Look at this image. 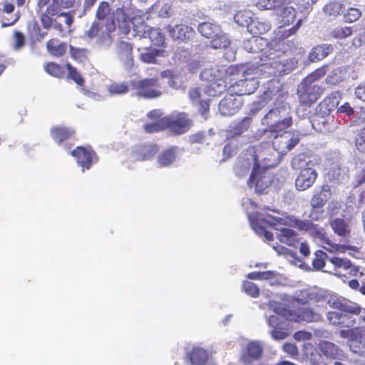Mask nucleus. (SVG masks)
I'll list each match as a JSON object with an SVG mask.
<instances>
[{
  "mask_svg": "<svg viewBox=\"0 0 365 365\" xmlns=\"http://www.w3.org/2000/svg\"><path fill=\"white\" fill-rule=\"evenodd\" d=\"M247 215L255 232L258 235L264 236L267 240L272 241L274 235L272 232L265 230V224L278 231L276 233V237L282 243L294 247L299 242L298 235L294 230L287 227H279L280 225L286 224L284 219L259 212L248 213Z\"/></svg>",
  "mask_w": 365,
  "mask_h": 365,
  "instance_id": "nucleus-1",
  "label": "nucleus"
},
{
  "mask_svg": "<svg viewBox=\"0 0 365 365\" xmlns=\"http://www.w3.org/2000/svg\"><path fill=\"white\" fill-rule=\"evenodd\" d=\"M328 304L330 307L343 312L330 311L327 314L329 323L339 327H353L356 324V318L354 315H359L364 312L359 304L341 296H332L329 299Z\"/></svg>",
  "mask_w": 365,
  "mask_h": 365,
  "instance_id": "nucleus-2",
  "label": "nucleus"
},
{
  "mask_svg": "<svg viewBox=\"0 0 365 365\" xmlns=\"http://www.w3.org/2000/svg\"><path fill=\"white\" fill-rule=\"evenodd\" d=\"M262 55L264 57L262 61L264 62L257 67L264 78L287 74L297 65L294 58H286L284 52L272 48H268Z\"/></svg>",
  "mask_w": 365,
  "mask_h": 365,
  "instance_id": "nucleus-3",
  "label": "nucleus"
},
{
  "mask_svg": "<svg viewBox=\"0 0 365 365\" xmlns=\"http://www.w3.org/2000/svg\"><path fill=\"white\" fill-rule=\"evenodd\" d=\"M96 16L108 31H115L117 29L123 34L130 31V16L123 9L118 8L111 11L109 4L102 1L98 5Z\"/></svg>",
  "mask_w": 365,
  "mask_h": 365,
  "instance_id": "nucleus-4",
  "label": "nucleus"
},
{
  "mask_svg": "<svg viewBox=\"0 0 365 365\" xmlns=\"http://www.w3.org/2000/svg\"><path fill=\"white\" fill-rule=\"evenodd\" d=\"M262 77L257 66H251L243 71L241 78L230 76L229 91L237 96L253 93L259 86L258 78Z\"/></svg>",
  "mask_w": 365,
  "mask_h": 365,
  "instance_id": "nucleus-5",
  "label": "nucleus"
},
{
  "mask_svg": "<svg viewBox=\"0 0 365 365\" xmlns=\"http://www.w3.org/2000/svg\"><path fill=\"white\" fill-rule=\"evenodd\" d=\"M290 110V107L287 103L279 102L264 116L262 123L266 125L270 132L283 131L292 124Z\"/></svg>",
  "mask_w": 365,
  "mask_h": 365,
  "instance_id": "nucleus-6",
  "label": "nucleus"
},
{
  "mask_svg": "<svg viewBox=\"0 0 365 365\" xmlns=\"http://www.w3.org/2000/svg\"><path fill=\"white\" fill-rule=\"evenodd\" d=\"M273 160L274 161V159H273ZM274 164L275 163L271 160L265 161L264 167H260L259 165L253 166L252 173L247 181L249 187H252L255 186L257 192H264L271 184L273 178L272 173H269L266 168L272 167Z\"/></svg>",
  "mask_w": 365,
  "mask_h": 365,
  "instance_id": "nucleus-7",
  "label": "nucleus"
},
{
  "mask_svg": "<svg viewBox=\"0 0 365 365\" xmlns=\"http://www.w3.org/2000/svg\"><path fill=\"white\" fill-rule=\"evenodd\" d=\"M299 132L285 131L281 134H277L272 141V149L278 155H285L299 143Z\"/></svg>",
  "mask_w": 365,
  "mask_h": 365,
  "instance_id": "nucleus-8",
  "label": "nucleus"
},
{
  "mask_svg": "<svg viewBox=\"0 0 365 365\" xmlns=\"http://www.w3.org/2000/svg\"><path fill=\"white\" fill-rule=\"evenodd\" d=\"M158 78H153L133 80L130 84L136 91V96L145 98H153L161 95V91L158 88Z\"/></svg>",
  "mask_w": 365,
  "mask_h": 365,
  "instance_id": "nucleus-9",
  "label": "nucleus"
},
{
  "mask_svg": "<svg viewBox=\"0 0 365 365\" xmlns=\"http://www.w3.org/2000/svg\"><path fill=\"white\" fill-rule=\"evenodd\" d=\"M322 92V88L319 86L309 81V78H304L299 86L297 91L301 106H307L315 103Z\"/></svg>",
  "mask_w": 365,
  "mask_h": 365,
  "instance_id": "nucleus-10",
  "label": "nucleus"
},
{
  "mask_svg": "<svg viewBox=\"0 0 365 365\" xmlns=\"http://www.w3.org/2000/svg\"><path fill=\"white\" fill-rule=\"evenodd\" d=\"M271 150L272 148L269 147L267 148L266 150L259 152L258 154L255 155H251L250 158H239L237 162L236 163L234 167V171L235 175L239 178H243L247 175L251 166L253 164L254 166H257L259 165V162H260L261 160L271 161L272 156H266V153H269Z\"/></svg>",
  "mask_w": 365,
  "mask_h": 365,
  "instance_id": "nucleus-11",
  "label": "nucleus"
},
{
  "mask_svg": "<svg viewBox=\"0 0 365 365\" xmlns=\"http://www.w3.org/2000/svg\"><path fill=\"white\" fill-rule=\"evenodd\" d=\"M240 70L238 68L230 66H215L210 68L204 69L200 73L202 80L208 83L220 81V79H229L230 76H239Z\"/></svg>",
  "mask_w": 365,
  "mask_h": 365,
  "instance_id": "nucleus-12",
  "label": "nucleus"
},
{
  "mask_svg": "<svg viewBox=\"0 0 365 365\" xmlns=\"http://www.w3.org/2000/svg\"><path fill=\"white\" fill-rule=\"evenodd\" d=\"M164 121L174 134L180 135L185 133L192 125L191 120L184 113L173 114L164 118Z\"/></svg>",
  "mask_w": 365,
  "mask_h": 365,
  "instance_id": "nucleus-13",
  "label": "nucleus"
},
{
  "mask_svg": "<svg viewBox=\"0 0 365 365\" xmlns=\"http://www.w3.org/2000/svg\"><path fill=\"white\" fill-rule=\"evenodd\" d=\"M242 105V98L231 93L220 102L219 112L223 116H230L237 113Z\"/></svg>",
  "mask_w": 365,
  "mask_h": 365,
  "instance_id": "nucleus-14",
  "label": "nucleus"
},
{
  "mask_svg": "<svg viewBox=\"0 0 365 365\" xmlns=\"http://www.w3.org/2000/svg\"><path fill=\"white\" fill-rule=\"evenodd\" d=\"M317 176V172L311 167L302 169L295 180L297 190L304 191L310 188L316 181Z\"/></svg>",
  "mask_w": 365,
  "mask_h": 365,
  "instance_id": "nucleus-15",
  "label": "nucleus"
},
{
  "mask_svg": "<svg viewBox=\"0 0 365 365\" xmlns=\"http://www.w3.org/2000/svg\"><path fill=\"white\" fill-rule=\"evenodd\" d=\"M132 45L127 41H120L115 46V53L126 71H130L134 65Z\"/></svg>",
  "mask_w": 365,
  "mask_h": 365,
  "instance_id": "nucleus-16",
  "label": "nucleus"
},
{
  "mask_svg": "<svg viewBox=\"0 0 365 365\" xmlns=\"http://www.w3.org/2000/svg\"><path fill=\"white\" fill-rule=\"evenodd\" d=\"M243 48L249 53H261L259 58L262 61L264 58V57L262 56L264 51H265L268 48L271 47L269 45H268L265 38L253 36L251 38L244 41Z\"/></svg>",
  "mask_w": 365,
  "mask_h": 365,
  "instance_id": "nucleus-17",
  "label": "nucleus"
},
{
  "mask_svg": "<svg viewBox=\"0 0 365 365\" xmlns=\"http://www.w3.org/2000/svg\"><path fill=\"white\" fill-rule=\"evenodd\" d=\"M71 155L76 158L77 163L82 168V171L89 169L91 165L96 161L95 153L89 148L78 147L71 152Z\"/></svg>",
  "mask_w": 365,
  "mask_h": 365,
  "instance_id": "nucleus-18",
  "label": "nucleus"
},
{
  "mask_svg": "<svg viewBox=\"0 0 365 365\" xmlns=\"http://www.w3.org/2000/svg\"><path fill=\"white\" fill-rule=\"evenodd\" d=\"M235 21L241 26H248L252 30L255 27L259 34H263L268 31L271 26L268 22H259L250 21V18L245 15V12L240 11L235 16Z\"/></svg>",
  "mask_w": 365,
  "mask_h": 365,
  "instance_id": "nucleus-19",
  "label": "nucleus"
},
{
  "mask_svg": "<svg viewBox=\"0 0 365 365\" xmlns=\"http://www.w3.org/2000/svg\"><path fill=\"white\" fill-rule=\"evenodd\" d=\"M263 352V347L259 341H250L245 349V353L241 356V361L245 364H250L252 361L259 359Z\"/></svg>",
  "mask_w": 365,
  "mask_h": 365,
  "instance_id": "nucleus-20",
  "label": "nucleus"
},
{
  "mask_svg": "<svg viewBox=\"0 0 365 365\" xmlns=\"http://www.w3.org/2000/svg\"><path fill=\"white\" fill-rule=\"evenodd\" d=\"M167 31L173 40H186L192 37L194 34L193 29L185 24L175 26L168 25Z\"/></svg>",
  "mask_w": 365,
  "mask_h": 365,
  "instance_id": "nucleus-21",
  "label": "nucleus"
},
{
  "mask_svg": "<svg viewBox=\"0 0 365 365\" xmlns=\"http://www.w3.org/2000/svg\"><path fill=\"white\" fill-rule=\"evenodd\" d=\"M331 196L330 187L328 185H322L319 190H316L312 196L310 204L313 208L323 207Z\"/></svg>",
  "mask_w": 365,
  "mask_h": 365,
  "instance_id": "nucleus-22",
  "label": "nucleus"
},
{
  "mask_svg": "<svg viewBox=\"0 0 365 365\" xmlns=\"http://www.w3.org/2000/svg\"><path fill=\"white\" fill-rule=\"evenodd\" d=\"M270 306L278 316L283 317L291 322H300L299 308L297 309H289L284 307L282 304L276 302L272 303Z\"/></svg>",
  "mask_w": 365,
  "mask_h": 365,
  "instance_id": "nucleus-23",
  "label": "nucleus"
},
{
  "mask_svg": "<svg viewBox=\"0 0 365 365\" xmlns=\"http://www.w3.org/2000/svg\"><path fill=\"white\" fill-rule=\"evenodd\" d=\"M350 267V261L347 259H342L336 257L328 259V270L326 272L334 273L336 275H345L341 270H346Z\"/></svg>",
  "mask_w": 365,
  "mask_h": 365,
  "instance_id": "nucleus-24",
  "label": "nucleus"
},
{
  "mask_svg": "<svg viewBox=\"0 0 365 365\" xmlns=\"http://www.w3.org/2000/svg\"><path fill=\"white\" fill-rule=\"evenodd\" d=\"M330 226L335 234L343 237L344 240L349 237L351 232L349 220L342 218H335L330 221Z\"/></svg>",
  "mask_w": 365,
  "mask_h": 365,
  "instance_id": "nucleus-25",
  "label": "nucleus"
},
{
  "mask_svg": "<svg viewBox=\"0 0 365 365\" xmlns=\"http://www.w3.org/2000/svg\"><path fill=\"white\" fill-rule=\"evenodd\" d=\"M299 303L303 306L299 307L300 322H317L322 319V316L319 313L315 312L313 309L304 306L305 302L302 299H297Z\"/></svg>",
  "mask_w": 365,
  "mask_h": 365,
  "instance_id": "nucleus-26",
  "label": "nucleus"
},
{
  "mask_svg": "<svg viewBox=\"0 0 365 365\" xmlns=\"http://www.w3.org/2000/svg\"><path fill=\"white\" fill-rule=\"evenodd\" d=\"M334 48L332 45L324 43L314 47L309 53V60L312 62L319 61L332 53Z\"/></svg>",
  "mask_w": 365,
  "mask_h": 365,
  "instance_id": "nucleus-27",
  "label": "nucleus"
},
{
  "mask_svg": "<svg viewBox=\"0 0 365 365\" xmlns=\"http://www.w3.org/2000/svg\"><path fill=\"white\" fill-rule=\"evenodd\" d=\"M158 150L155 145H145L136 147L133 154L136 160H145L153 157Z\"/></svg>",
  "mask_w": 365,
  "mask_h": 365,
  "instance_id": "nucleus-28",
  "label": "nucleus"
},
{
  "mask_svg": "<svg viewBox=\"0 0 365 365\" xmlns=\"http://www.w3.org/2000/svg\"><path fill=\"white\" fill-rule=\"evenodd\" d=\"M229 84V79H220V81L208 83L204 88V92L209 96H217L225 92Z\"/></svg>",
  "mask_w": 365,
  "mask_h": 365,
  "instance_id": "nucleus-29",
  "label": "nucleus"
},
{
  "mask_svg": "<svg viewBox=\"0 0 365 365\" xmlns=\"http://www.w3.org/2000/svg\"><path fill=\"white\" fill-rule=\"evenodd\" d=\"M186 359H189L191 365H205L208 359V354L202 348L194 347Z\"/></svg>",
  "mask_w": 365,
  "mask_h": 365,
  "instance_id": "nucleus-30",
  "label": "nucleus"
},
{
  "mask_svg": "<svg viewBox=\"0 0 365 365\" xmlns=\"http://www.w3.org/2000/svg\"><path fill=\"white\" fill-rule=\"evenodd\" d=\"M197 29L202 36L207 38H214L222 33L220 26L212 22H202L199 24Z\"/></svg>",
  "mask_w": 365,
  "mask_h": 365,
  "instance_id": "nucleus-31",
  "label": "nucleus"
},
{
  "mask_svg": "<svg viewBox=\"0 0 365 365\" xmlns=\"http://www.w3.org/2000/svg\"><path fill=\"white\" fill-rule=\"evenodd\" d=\"M178 148L171 147L163 150L158 157V163L160 167H166L171 165L175 160Z\"/></svg>",
  "mask_w": 365,
  "mask_h": 365,
  "instance_id": "nucleus-32",
  "label": "nucleus"
},
{
  "mask_svg": "<svg viewBox=\"0 0 365 365\" xmlns=\"http://www.w3.org/2000/svg\"><path fill=\"white\" fill-rule=\"evenodd\" d=\"M348 170L339 165L332 167L327 173L329 181L334 183H341L347 179Z\"/></svg>",
  "mask_w": 365,
  "mask_h": 365,
  "instance_id": "nucleus-33",
  "label": "nucleus"
},
{
  "mask_svg": "<svg viewBox=\"0 0 365 365\" xmlns=\"http://www.w3.org/2000/svg\"><path fill=\"white\" fill-rule=\"evenodd\" d=\"M330 121H334L333 117L329 115L322 116L320 114H317L312 121V127L318 129L320 131L330 132L332 128L329 125Z\"/></svg>",
  "mask_w": 365,
  "mask_h": 365,
  "instance_id": "nucleus-34",
  "label": "nucleus"
},
{
  "mask_svg": "<svg viewBox=\"0 0 365 365\" xmlns=\"http://www.w3.org/2000/svg\"><path fill=\"white\" fill-rule=\"evenodd\" d=\"M130 26L133 30V35L138 36L142 38H147V34L149 31L150 27L148 26L140 18H133L130 19ZM131 27H130V29Z\"/></svg>",
  "mask_w": 365,
  "mask_h": 365,
  "instance_id": "nucleus-35",
  "label": "nucleus"
},
{
  "mask_svg": "<svg viewBox=\"0 0 365 365\" xmlns=\"http://www.w3.org/2000/svg\"><path fill=\"white\" fill-rule=\"evenodd\" d=\"M251 123L252 119L249 117H245L243 120L237 123L230 130L227 131V137L228 138H230L240 135L244 132L248 130L251 125Z\"/></svg>",
  "mask_w": 365,
  "mask_h": 365,
  "instance_id": "nucleus-36",
  "label": "nucleus"
},
{
  "mask_svg": "<svg viewBox=\"0 0 365 365\" xmlns=\"http://www.w3.org/2000/svg\"><path fill=\"white\" fill-rule=\"evenodd\" d=\"M345 10L344 5L337 1H333L327 3L323 8L325 15L329 16H337L344 13Z\"/></svg>",
  "mask_w": 365,
  "mask_h": 365,
  "instance_id": "nucleus-37",
  "label": "nucleus"
},
{
  "mask_svg": "<svg viewBox=\"0 0 365 365\" xmlns=\"http://www.w3.org/2000/svg\"><path fill=\"white\" fill-rule=\"evenodd\" d=\"M113 31H108L107 29L101 26V34L98 35L96 43L102 48H109L113 43V36L111 33Z\"/></svg>",
  "mask_w": 365,
  "mask_h": 365,
  "instance_id": "nucleus-38",
  "label": "nucleus"
},
{
  "mask_svg": "<svg viewBox=\"0 0 365 365\" xmlns=\"http://www.w3.org/2000/svg\"><path fill=\"white\" fill-rule=\"evenodd\" d=\"M48 51L53 56H61L67 50V44L66 43H58L56 39H51L47 42Z\"/></svg>",
  "mask_w": 365,
  "mask_h": 365,
  "instance_id": "nucleus-39",
  "label": "nucleus"
},
{
  "mask_svg": "<svg viewBox=\"0 0 365 365\" xmlns=\"http://www.w3.org/2000/svg\"><path fill=\"white\" fill-rule=\"evenodd\" d=\"M307 296L309 300L314 303L323 305L324 303L328 304L329 299L333 295H327L324 291L312 290L307 292Z\"/></svg>",
  "mask_w": 365,
  "mask_h": 365,
  "instance_id": "nucleus-40",
  "label": "nucleus"
},
{
  "mask_svg": "<svg viewBox=\"0 0 365 365\" xmlns=\"http://www.w3.org/2000/svg\"><path fill=\"white\" fill-rule=\"evenodd\" d=\"M349 347L354 354L365 357V339L356 338L349 341Z\"/></svg>",
  "mask_w": 365,
  "mask_h": 365,
  "instance_id": "nucleus-41",
  "label": "nucleus"
},
{
  "mask_svg": "<svg viewBox=\"0 0 365 365\" xmlns=\"http://www.w3.org/2000/svg\"><path fill=\"white\" fill-rule=\"evenodd\" d=\"M140 51V58L142 61L146 63H155V58L160 55V51L153 48H145Z\"/></svg>",
  "mask_w": 365,
  "mask_h": 365,
  "instance_id": "nucleus-42",
  "label": "nucleus"
},
{
  "mask_svg": "<svg viewBox=\"0 0 365 365\" xmlns=\"http://www.w3.org/2000/svg\"><path fill=\"white\" fill-rule=\"evenodd\" d=\"M320 349L323 354L333 359L338 356L340 351L339 347L334 343L327 341L321 342Z\"/></svg>",
  "mask_w": 365,
  "mask_h": 365,
  "instance_id": "nucleus-43",
  "label": "nucleus"
},
{
  "mask_svg": "<svg viewBox=\"0 0 365 365\" xmlns=\"http://www.w3.org/2000/svg\"><path fill=\"white\" fill-rule=\"evenodd\" d=\"M51 133L53 140L56 143H61L64 140L71 136L73 132V130H70L66 128L56 127L52 128Z\"/></svg>",
  "mask_w": 365,
  "mask_h": 365,
  "instance_id": "nucleus-44",
  "label": "nucleus"
},
{
  "mask_svg": "<svg viewBox=\"0 0 365 365\" xmlns=\"http://www.w3.org/2000/svg\"><path fill=\"white\" fill-rule=\"evenodd\" d=\"M327 255L322 250H317L314 253V258L312 260V265L315 269L321 270L325 267H328Z\"/></svg>",
  "mask_w": 365,
  "mask_h": 365,
  "instance_id": "nucleus-45",
  "label": "nucleus"
},
{
  "mask_svg": "<svg viewBox=\"0 0 365 365\" xmlns=\"http://www.w3.org/2000/svg\"><path fill=\"white\" fill-rule=\"evenodd\" d=\"M294 0H259L257 6L260 9H275L286 3H289Z\"/></svg>",
  "mask_w": 365,
  "mask_h": 365,
  "instance_id": "nucleus-46",
  "label": "nucleus"
},
{
  "mask_svg": "<svg viewBox=\"0 0 365 365\" xmlns=\"http://www.w3.org/2000/svg\"><path fill=\"white\" fill-rule=\"evenodd\" d=\"M210 41V47L213 48H227L230 44V40L227 35L224 34L222 31V33L219 34L217 36H215L214 38H211Z\"/></svg>",
  "mask_w": 365,
  "mask_h": 365,
  "instance_id": "nucleus-47",
  "label": "nucleus"
},
{
  "mask_svg": "<svg viewBox=\"0 0 365 365\" xmlns=\"http://www.w3.org/2000/svg\"><path fill=\"white\" fill-rule=\"evenodd\" d=\"M338 103L336 97L326 98L319 105V111L323 114H329L336 109Z\"/></svg>",
  "mask_w": 365,
  "mask_h": 365,
  "instance_id": "nucleus-48",
  "label": "nucleus"
},
{
  "mask_svg": "<svg viewBox=\"0 0 365 365\" xmlns=\"http://www.w3.org/2000/svg\"><path fill=\"white\" fill-rule=\"evenodd\" d=\"M147 38H149L156 46H163L165 40V35L160 29L151 27L147 34Z\"/></svg>",
  "mask_w": 365,
  "mask_h": 365,
  "instance_id": "nucleus-49",
  "label": "nucleus"
},
{
  "mask_svg": "<svg viewBox=\"0 0 365 365\" xmlns=\"http://www.w3.org/2000/svg\"><path fill=\"white\" fill-rule=\"evenodd\" d=\"M106 88L110 96L123 95L128 93L129 86L125 83H113L108 85Z\"/></svg>",
  "mask_w": 365,
  "mask_h": 365,
  "instance_id": "nucleus-50",
  "label": "nucleus"
},
{
  "mask_svg": "<svg viewBox=\"0 0 365 365\" xmlns=\"http://www.w3.org/2000/svg\"><path fill=\"white\" fill-rule=\"evenodd\" d=\"M312 161L309 160L308 157H307L304 154H299L295 156L292 162L291 165L292 168L294 170L303 169L307 167H310Z\"/></svg>",
  "mask_w": 365,
  "mask_h": 365,
  "instance_id": "nucleus-51",
  "label": "nucleus"
},
{
  "mask_svg": "<svg viewBox=\"0 0 365 365\" xmlns=\"http://www.w3.org/2000/svg\"><path fill=\"white\" fill-rule=\"evenodd\" d=\"M70 54L71 57L79 62H84L88 59V50L84 48H77L70 46Z\"/></svg>",
  "mask_w": 365,
  "mask_h": 365,
  "instance_id": "nucleus-52",
  "label": "nucleus"
},
{
  "mask_svg": "<svg viewBox=\"0 0 365 365\" xmlns=\"http://www.w3.org/2000/svg\"><path fill=\"white\" fill-rule=\"evenodd\" d=\"M296 10L293 7H284L280 14L283 24L285 25H289L293 23L296 18Z\"/></svg>",
  "mask_w": 365,
  "mask_h": 365,
  "instance_id": "nucleus-53",
  "label": "nucleus"
},
{
  "mask_svg": "<svg viewBox=\"0 0 365 365\" xmlns=\"http://www.w3.org/2000/svg\"><path fill=\"white\" fill-rule=\"evenodd\" d=\"M354 144L356 150L365 154V126L360 129L355 135Z\"/></svg>",
  "mask_w": 365,
  "mask_h": 365,
  "instance_id": "nucleus-54",
  "label": "nucleus"
},
{
  "mask_svg": "<svg viewBox=\"0 0 365 365\" xmlns=\"http://www.w3.org/2000/svg\"><path fill=\"white\" fill-rule=\"evenodd\" d=\"M152 9L161 18H166L170 16L171 7L168 4L160 5V3H156L153 6Z\"/></svg>",
  "mask_w": 365,
  "mask_h": 365,
  "instance_id": "nucleus-55",
  "label": "nucleus"
},
{
  "mask_svg": "<svg viewBox=\"0 0 365 365\" xmlns=\"http://www.w3.org/2000/svg\"><path fill=\"white\" fill-rule=\"evenodd\" d=\"M166 123L164 121V118L153 122L152 123H148L144 125V129L147 133H152L158 132L165 128Z\"/></svg>",
  "mask_w": 365,
  "mask_h": 365,
  "instance_id": "nucleus-56",
  "label": "nucleus"
},
{
  "mask_svg": "<svg viewBox=\"0 0 365 365\" xmlns=\"http://www.w3.org/2000/svg\"><path fill=\"white\" fill-rule=\"evenodd\" d=\"M352 34V29L349 26L337 27L333 29L331 32L332 37L335 38H344L351 36Z\"/></svg>",
  "mask_w": 365,
  "mask_h": 365,
  "instance_id": "nucleus-57",
  "label": "nucleus"
},
{
  "mask_svg": "<svg viewBox=\"0 0 365 365\" xmlns=\"http://www.w3.org/2000/svg\"><path fill=\"white\" fill-rule=\"evenodd\" d=\"M351 329H341L339 331V336L341 338L349 339L350 340H353L355 337L357 336L358 334H361L362 329L359 327H350Z\"/></svg>",
  "mask_w": 365,
  "mask_h": 365,
  "instance_id": "nucleus-58",
  "label": "nucleus"
},
{
  "mask_svg": "<svg viewBox=\"0 0 365 365\" xmlns=\"http://www.w3.org/2000/svg\"><path fill=\"white\" fill-rule=\"evenodd\" d=\"M242 288L245 293L252 297H257L259 294V288L254 282L245 281Z\"/></svg>",
  "mask_w": 365,
  "mask_h": 365,
  "instance_id": "nucleus-59",
  "label": "nucleus"
},
{
  "mask_svg": "<svg viewBox=\"0 0 365 365\" xmlns=\"http://www.w3.org/2000/svg\"><path fill=\"white\" fill-rule=\"evenodd\" d=\"M67 68L68 73V78L74 81L79 86H83L84 80L77 70L70 64L67 65Z\"/></svg>",
  "mask_w": 365,
  "mask_h": 365,
  "instance_id": "nucleus-60",
  "label": "nucleus"
},
{
  "mask_svg": "<svg viewBox=\"0 0 365 365\" xmlns=\"http://www.w3.org/2000/svg\"><path fill=\"white\" fill-rule=\"evenodd\" d=\"M343 14L344 20L350 23L358 20L361 15V11L356 8H349L346 10V12Z\"/></svg>",
  "mask_w": 365,
  "mask_h": 365,
  "instance_id": "nucleus-61",
  "label": "nucleus"
},
{
  "mask_svg": "<svg viewBox=\"0 0 365 365\" xmlns=\"http://www.w3.org/2000/svg\"><path fill=\"white\" fill-rule=\"evenodd\" d=\"M58 19L64 24V27L67 31H69L73 22V15L69 12H61L58 15Z\"/></svg>",
  "mask_w": 365,
  "mask_h": 365,
  "instance_id": "nucleus-62",
  "label": "nucleus"
},
{
  "mask_svg": "<svg viewBox=\"0 0 365 365\" xmlns=\"http://www.w3.org/2000/svg\"><path fill=\"white\" fill-rule=\"evenodd\" d=\"M38 14L40 16L41 22L43 27L46 29H50L53 24L54 19H53L51 18V16H53L48 14L45 11H43V9L41 10V11L40 13H38Z\"/></svg>",
  "mask_w": 365,
  "mask_h": 365,
  "instance_id": "nucleus-63",
  "label": "nucleus"
},
{
  "mask_svg": "<svg viewBox=\"0 0 365 365\" xmlns=\"http://www.w3.org/2000/svg\"><path fill=\"white\" fill-rule=\"evenodd\" d=\"M45 71L55 77H59L62 74L61 68L55 63H47L45 66Z\"/></svg>",
  "mask_w": 365,
  "mask_h": 365,
  "instance_id": "nucleus-64",
  "label": "nucleus"
}]
</instances>
